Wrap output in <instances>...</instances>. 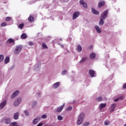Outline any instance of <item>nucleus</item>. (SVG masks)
I'll list each match as a JSON object with an SVG mask.
<instances>
[{
    "mask_svg": "<svg viewBox=\"0 0 126 126\" xmlns=\"http://www.w3.org/2000/svg\"><path fill=\"white\" fill-rule=\"evenodd\" d=\"M22 50V46L21 45L16 46L14 51V55H19Z\"/></svg>",
    "mask_w": 126,
    "mask_h": 126,
    "instance_id": "obj_3",
    "label": "nucleus"
},
{
    "mask_svg": "<svg viewBox=\"0 0 126 126\" xmlns=\"http://www.w3.org/2000/svg\"><path fill=\"white\" fill-rule=\"evenodd\" d=\"M38 95H41V94H40V93H38Z\"/></svg>",
    "mask_w": 126,
    "mask_h": 126,
    "instance_id": "obj_50",
    "label": "nucleus"
},
{
    "mask_svg": "<svg viewBox=\"0 0 126 126\" xmlns=\"http://www.w3.org/2000/svg\"><path fill=\"white\" fill-rule=\"evenodd\" d=\"M61 85V82H57L56 83H55L53 86L52 88L53 89H58L60 86Z\"/></svg>",
    "mask_w": 126,
    "mask_h": 126,
    "instance_id": "obj_12",
    "label": "nucleus"
},
{
    "mask_svg": "<svg viewBox=\"0 0 126 126\" xmlns=\"http://www.w3.org/2000/svg\"><path fill=\"white\" fill-rule=\"evenodd\" d=\"M117 107V104L115 103L112 104L109 108L110 111L113 113V112H115L116 110V107Z\"/></svg>",
    "mask_w": 126,
    "mask_h": 126,
    "instance_id": "obj_11",
    "label": "nucleus"
},
{
    "mask_svg": "<svg viewBox=\"0 0 126 126\" xmlns=\"http://www.w3.org/2000/svg\"><path fill=\"white\" fill-rule=\"evenodd\" d=\"M96 53L94 52L91 53V54L90 55V59L92 60H95V59H96Z\"/></svg>",
    "mask_w": 126,
    "mask_h": 126,
    "instance_id": "obj_18",
    "label": "nucleus"
},
{
    "mask_svg": "<svg viewBox=\"0 0 126 126\" xmlns=\"http://www.w3.org/2000/svg\"><path fill=\"white\" fill-rule=\"evenodd\" d=\"M22 102V97L20 96H18L17 98H15L14 100L13 105L14 107H18L20 104H21V102Z\"/></svg>",
    "mask_w": 126,
    "mask_h": 126,
    "instance_id": "obj_2",
    "label": "nucleus"
},
{
    "mask_svg": "<svg viewBox=\"0 0 126 126\" xmlns=\"http://www.w3.org/2000/svg\"><path fill=\"white\" fill-rule=\"evenodd\" d=\"M104 20H105L100 18L98 22L99 26H103V25H104Z\"/></svg>",
    "mask_w": 126,
    "mask_h": 126,
    "instance_id": "obj_23",
    "label": "nucleus"
},
{
    "mask_svg": "<svg viewBox=\"0 0 126 126\" xmlns=\"http://www.w3.org/2000/svg\"><path fill=\"white\" fill-rule=\"evenodd\" d=\"M84 118H85V115L83 113H81L80 114L78 117V119L77 120V125L78 126H80L82 123H83V120H84Z\"/></svg>",
    "mask_w": 126,
    "mask_h": 126,
    "instance_id": "obj_1",
    "label": "nucleus"
},
{
    "mask_svg": "<svg viewBox=\"0 0 126 126\" xmlns=\"http://www.w3.org/2000/svg\"><path fill=\"white\" fill-rule=\"evenodd\" d=\"M57 120H58V121H63V117L62 115H58Z\"/></svg>",
    "mask_w": 126,
    "mask_h": 126,
    "instance_id": "obj_30",
    "label": "nucleus"
},
{
    "mask_svg": "<svg viewBox=\"0 0 126 126\" xmlns=\"http://www.w3.org/2000/svg\"><path fill=\"white\" fill-rule=\"evenodd\" d=\"M3 59H4V57L3 55H0V63H1L2 61H3Z\"/></svg>",
    "mask_w": 126,
    "mask_h": 126,
    "instance_id": "obj_37",
    "label": "nucleus"
},
{
    "mask_svg": "<svg viewBox=\"0 0 126 126\" xmlns=\"http://www.w3.org/2000/svg\"><path fill=\"white\" fill-rule=\"evenodd\" d=\"M17 122H12L10 124V126H17Z\"/></svg>",
    "mask_w": 126,
    "mask_h": 126,
    "instance_id": "obj_35",
    "label": "nucleus"
},
{
    "mask_svg": "<svg viewBox=\"0 0 126 126\" xmlns=\"http://www.w3.org/2000/svg\"><path fill=\"white\" fill-rule=\"evenodd\" d=\"M95 100H96V101H97V102H101V101H102V97H101V96L97 97L95 99Z\"/></svg>",
    "mask_w": 126,
    "mask_h": 126,
    "instance_id": "obj_34",
    "label": "nucleus"
},
{
    "mask_svg": "<svg viewBox=\"0 0 126 126\" xmlns=\"http://www.w3.org/2000/svg\"><path fill=\"white\" fill-rule=\"evenodd\" d=\"M80 16V12L79 11H76L74 12L72 16V19L73 20H75L76 18L79 17Z\"/></svg>",
    "mask_w": 126,
    "mask_h": 126,
    "instance_id": "obj_7",
    "label": "nucleus"
},
{
    "mask_svg": "<svg viewBox=\"0 0 126 126\" xmlns=\"http://www.w3.org/2000/svg\"><path fill=\"white\" fill-rule=\"evenodd\" d=\"M42 48L43 49V50H46V49H48V46L47 45H46V44L43 43L42 44Z\"/></svg>",
    "mask_w": 126,
    "mask_h": 126,
    "instance_id": "obj_27",
    "label": "nucleus"
},
{
    "mask_svg": "<svg viewBox=\"0 0 126 126\" xmlns=\"http://www.w3.org/2000/svg\"><path fill=\"white\" fill-rule=\"evenodd\" d=\"M19 93H20V91L19 90L15 91L11 95V99H14L15 97H17V96H18V95H19Z\"/></svg>",
    "mask_w": 126,
    "mask_h": 126,
    "instance_id": "obj_5",
    "label": "nucleus"
},
{
    "mask_svg": "<svg viewBox=\"0 0 126 126\" xmlns=\"http://www.w3.org/2000/svg\"><path fill=\"white\" fill-rule=\"evenodd\" d=\"M28 37V36L26 33H23L21 36V39H27Z\"/></svg>",
    "mask_w": 126,
    "mask_h": 126,
    "instance_id": "obj_26",
    "label": "nucleus"
},
{
    "mask_svg": "<svg viewBox=\"0 0 126 126\" xmlns=\"http://www.w3.org/2000/svg\"><path fill=\"white\" fill-rule=\"evenodd\" d=\"M86 61V58H83L80 61V63H84Z\"/></svg>",
    "mask_w": 126,
    "mask_h": 126,
    "instance_id": "obj_42",
    "label": "nucleus"
},
{
    "mask_svg": "<svg viewBox=\"0 0 126 126\" xmlns=\"http://www.w3.org/2000/svg\"><path fill=\"white\" fill-rule=\"evenodd\" d=\"M11 20H12V18L10 17H7L5 18V21H11Z\"/></svg>",
    "mask_w": 126,
    "mask_h": 126,
    "instance_id": "obj_33",
    "label": "nucleus"
},
{
    "mask_svg": "<svg viewBox=\"0 0 126 126\" xmlns=\"http://www.w3.org/2000/svg\"><path fill=\"white\" fill-rule=\"evenodd\" d=\"M63 108H64V103H63V105L58 107L57 108L56 112H57V113H61L62 111L63 110Z\"/></svg>",
    "mask_w": 126,
    "mask_h": 126,
    "instance_id": "obj_15",
    "label": "nucleus"
},
{
    "mask_svg": "<svg viewBox=\"0 0 126 126\" xmlns=\"http://www.w3.org/2000/svg\"><path fill=\"white\" fill-rule=\"evenodd\" d=\"M108 14H109V11L104 10L101 14L100 18L105 20V19L107 18V16H108Z\"/></svg>",
    "mask_w": 126,
    "mask_h": 126,
    "instance_id": "obj_4",
    "label": "nucleus"
},
{
    "mask_svg": "<svg viewBox=\"0 0 126 126\" xmlns=\"http://www.w3.org/2000/svg\"><path fill=\"white\" fill-rule=\"evenodd\" d=\"M44 124L42 122L39 123L36 126H43Z\"/></svg>",
    "mask_w": 126,
    "mask_h": 126,
    "instance_id": "obj_46",
    "label": "nucleus"
},
{
    "mask_svg": "<svg viewBox=\"0 0 126 126\" xmlns=\"http://www.w3.org/2000/svg\"><path fill=\"white\" fill-rule=\"evenodd\" d=\"M24 113L25 115L27 116H30V113H29V111H28V110H24Z\"/></svg>",
    "mask_w": 126,
    "mask_h": 126,
    "instance_id": "obj_32",
    "label": "nucleus"
},
{
    "mask_svg": "<svg viewBox=\"0 0 126 126\" xmlns=\"http://www.w3.org/2000/svg\"><path fill=\"white\" fill-rule=\"evenodd\" d=\"M92 12L93 14H94L95 15H99L100 14V12L98 11L97 10L95 9L94 8H92Z\"/></svg>",
    "mask_w": 126,
    "mask_h": 126,
    "instance_id": "obj_20",
    "label": "nucleus"
},
{
    "mask_svg": "<svg viewBox=\"0 0 126 126\" xmlns=\"http://www.w3.org/2000/svg\"><path fill=\"white\" fill-rule=\"evenodd\" d=\"M110 124L111 122H110L109 120H106L104 122V126H110Z\"/></svg>",
    "mask_w": 126,
    "mask_h": 126,
    "instance_id": "obj_28",
    "label": "nucleus"
},
{
    "mask_svg": "<svg viewBox=\"0 0 126 126\" xmlns=\"http://www.w3.org/2000/svg\"><path fill=\"white\" fill-rule=\"evenodd\" d=\"M67 72V71L64 70L62 71V74H63V75H64L65 74H66Z\"/></svg>",
    "mask_w": 126,
    "mask_h": 126,
    "instance_id": "obj_43",
    "label": "nucleus"
},
{
    "mask_svg": "<svg viewBox=\"0 0 126 126\" xmlns=\"http://www.w3.org/2000/svg\"><path fill=\"white\" fill-rule=\"evenodd\" d=\"M90 124V123L88 122H85L83 124V126H89V125Z\"/></svg>",
    "mask_w": 126,
    "mask_h": 126,
    "instance_id": "obj_39",
    "label": "nucleus"
},
{
    "mask_svg": "<svg viewBox=\"0 0 126 126\" xmlns=\"http://www.w3.org/2000/svg\"><path fill=\"white\" fill-rule=\"evenodd\" d=\"M66 111H71L72 110V106H68L66 108Z\"/></svg>",
    "mask_w": 126,
    "mask_h": 126,
    "instance_id": "obj_41",
    "label": "nucleus"
},
{
    "mask_svg": "<svg viewBox=\"0 0 126 126\" xmlns=\"http://www.w3.org/2000/svg\"><path fill=\"white\" fill-rule=\"evenodd\" d=\"M13 118L14 120H18L19 119V112H16L14 114Z\"/></svg>",
    "mask_w": 126,
    "mask_h": 126,
    "instance_id": "obj_24",
    "label": "nucleus"
},
{
    "mask_svg": "<svg viewBox=\"0 0 126 126\" xmlns=\"http://www.w3.org/2000/svg\"><path fill=\"white\" fill-rule=\"evenodd\" d=\"M106 107H107V103H101L99 105V110H103V109H104V108H106Z\"/></svg>",
    "mask_w": 126,
    "mask_h": 126,
    "instance_id": "obj_16",
    "label": "nucleus"
},
{
    "mask_svg": "<svg viewBox=\"0 0 126 126\" xmlns=\"http://www.w3.org/2000/svg\"><path fill=\"white\" fill-rule=\"evenodd\" d=\"M118 101H120V100L119 99V98H117L114 100V102H118Z\"/></svg>",
    "mask_w": 126,
    "mask_h": 126,
    "instance_id": "obj_48",
    "label": "nucleus"
},
{
    "mask_svg": "<svg viewBox=\"0 0 126 126\" xmlns=\"http://www.w3.org/2000/svg\"><path fill=\"white\" fill-rule=\"evenodd\" d=\"M6 100H3L0 103V110L3 109V108L6 106Z\"/></svg>",
    "mask_w": 126,
    "mask_h": 126,
    "instance_id": "obj_13",
    "label": "nucleus"
},
{
    "mask_svg": "<svg viewBox=\"0 0 126 126\" xmlns=\"http://www.w3.org/2000/svg\"><path fill=\"white\" fill-rule=\"evenodd\" d=\"M77 50L79 53L81 52L82 51V46L80 45H78L77 47Z\"/></svg>",
    "mask_w": 126,
    "mask_h": 126,
    "instance_id": "obj_25",
    "label": "nucleus"
},
{
    "mask_svg": "<svg viewBox=\"0 0 126 126\" xmlns=\"http://www.w3.org/2000/svg\"><path fill=\"white\" fill-rule=\"evenodd\" d=\"M9 63V57H6L5 61H4V63Z\"/></svg>",
    "mask_w": 126,
    "mask_h": 126,
    "instance_id": "obj_31",
    "label": "nucleus"
},
{
    "mask_svg": "<svg viewBox=\"0 0 126 126\" xmlns=\"http://www.w3.org/2000/svg\"><path fill=\"white\" fill-rule=\"evenodd\" d=\"M41 121V117H35L32 121V125H36L39 122Z\"/></svg>",
    "mask_w": 126,
    "mask_h": 126,
    "instance_id": "obj_8",
    "label": "nucleus"
},
{
    "mask_svg": "<svg viewBox=\"0 0 126 126\" xmlns=\"http://www.w3.org/2000/svg\"><path fill=\"white\" fill-rule=\"evenodd\" d=\"M47 118H48V116H47V115H46V114L42 115L41 116V119H43V120H46V119H47Z\"/></svg>",
    "mask_w": 126,
    "mask_h": 126,
    "instance_id": "obj_38",
    "label": "nucleus"
},
{
    "mask_svg": "<svg viewBox=\"0 0 126 126\" xmlns=\"http://www.w3.org/2000/svg\"><path fill=\"white\" fill-rule=\"evenodd\" d=\"M18 27L20 29H22V28H23V27H24V24H21L18 26Z\"/></svg>",
    "mask_w": 126,
    "mask_h": 126,
    "instance_id": "obj_40",
    "label": "nucleus"
},
{
    "mask_svg": "<svg viewBox=\"0 0 126 126\" xmlns=\"http://www.w3.org/2000/svg\"><path fill=\"white\" fill-rule=\"evenodd\" d=\"M123 89H126V83L123 85Z\"/></svg>",
    "mask_w": 126,
    "mask_h": 126,
    "instance_id": "obj_47",
    "label": "nucleus"
},
{
    "mask_svg": "<svg viewBox=\"0 0 126 126\" xmlns=\"http://www.w3.org/2000/svg\"><path fill=\"white\" fill-rule=\"evenodd\" d=\"M89 49H93V45H91L90 47H89Z\"/></svg>",
    "mask_w": 126,
    "mask_h": 126,
    "instance_id": "obj_49",
    "label": "nucleus"
},
{
    "mask_svg": "<svg viewBox=\"0 0 126 126\" xmlns=\"http://www.w3.org/2000/svg\"><path fill=\"white\" fill-rule=\"evenodd\" d=\"M94 29L98 34H101L102 33V29L99 26H94Z\"/></svg>",
    "mask_w": 126,
    "mask_h": 126,
    "instance_id": "obj_10",
    "label": "nucleus"
},
{
    "mask_svg": "<svg viewBox=\"0 0 126 126\" xmlns=\"http://www.w3.org/2000/svg\"><path fill=\"white\" fill-rule=\"evenodd\" d=\"M79 3L81 4V5H82L83 7L84 8H85V9H87L88 8V6L87 5V3L84 1L83 0H80Z\"/></svg>",
    "mask_w": 126,
    "mask_h": 126,
    "instance_id": "obj_9",
    "label": "nucleus"
},
{
    "mask_svg": "<svg viewBox=\"0 0 126 126\" xmlns=\"http://www.w3.org/2000/svg\"><path fill=\"white\" fill-rule=\"evenodd\" d=\"M29 21H30V22H32V21H34V18L32 16H30L29 18Z\"/></svg>",
    "mask_w": 126,
    "mask_h": 126,
    "instance_id": "obj_36",
    "label": "nucleus"
},
{
    "mask_svg": "<svg viewBox=\"0 0 126 126\" xmlns=\"http://www.w3.org/2000/svg\"><path fill=\"white\" fill-rule=\"evenodd\" d=\"M1 27H5V26H7V24L6 22H4L0 24Z\"/></svg>",
    "mask_w": 126,
    "mask_h": 126,
    "instance_id": "obj_29",
    "label": "nucleus"
},
{
    "mask_svg": "<svg viewBox=\"0 0 126 126\" xmlns=\"http://www.w3.org/2000/svg\"><path fill=\"white\" fill-rule=\"evenodd\" d=\"M37 104H38V101H37L36 100L33 101L31 104V108L32 109H34V107H36V106H37Z\"/></svg>",
    "mask_w": 126,
    "mask_h": 126,
    "instance_id": "obj_19",
    "label": "nucleus"
},
{
    "mask_svg": "<svg viewBox=\"0 0 126 126\" xmlns=\"http://www.w3.org/2000/svg\"><path fill=\"white\" fill-rule=\"evenodd\" d=\"M118 99L120 100H124V99H125V96H121L119 97H118Z\"/></svg>",
    "mask_w": 126,
    "mask_h": 126,
    "instance_id": "obj_44",
    "label": "nucleus"
},
{
    "mask_svg": "<svg viewBox=\"0 0 126 126\" xmlns=\"http://www.w3.org/2000/svg\"><path fill=\"white\" fill-rule=\"evenodd\" d=\"M104 5H105V1H100L98 2V6L99 8L102 7V6H104Z\"/></svg>",
    "mask_w": 126,
    "mask_h": 126,
    "instance_id": "obj_22",
    "label": "nucleus"
},
{
    "mask_svg": "<svg viewBox=\"0 0 126 126\" xmlns=\"http://www.w3.org/2000/svg\"><path fill=\"white\" fill-rule=\"evenodd\" d=\"M15 41L12 38H9L7 39L6 43L7 44H14Z\"/></svg>",
    "mask_w": 126,
    "mask_h": 126,
    "instance_id": "obj_21",
    "label": "nucleus"
},
{
    "mask_svg": "<svg viewBox=\"0 0 126 126\" xmlns=\"http://www.w3.org/2000/svg\"><path fill=\"white\" fill-rule=\"evenodd\" d=\"M3 122H5L6 125H10V123H11V119L10 118H6L4 117L1 120V123H3Z\"/></svg>",
    "mask_w": 126,
    "mask_h": 126,
    "instance_id": "obj_6",
    "label": "nucleus"
},
{
    "mask_svg": "<svg viewBox=\"0 0 126 126\" xmlns=\"http://www.w3.org/2000/svg\"><path fill=\"white\" fill-rule=\"evenodd\" d=\"M89 74L91 77H95L96 76V71L94 70H90Z\"/></svg>",
    "mask_w": 126,
    "mask_h": 126,
    "instance_id": "obj_17",
    "label": "nucleus"
},
{
    "mask_svg": "<svg viewBox=\"0 0 126 126\" xmlns=\"http://www.w3.org/2000/svg\"><path fill=\"white\" fill-rule=\"evenodd\" d=\"M28 44L30 46H33V45H34V43L31 41L29 42Z\"/></svg>",
    "mask_w": 126,
    "mask_h": 126,
    "instance_id": "obj_45",
    "label": "nucleus"
},
{
    "mask_svg": "<svg viewBox=\"0 0 126 126\" xmlns=\"http://www.w3.org/2000/svg\"><path fill=\"white\" fill-rule=\"evenodd\" d=\"M40 67H41V63H38L35 65L34 69V70H35V71H39V70H40Z\"/></svg>",
    "mask_w": 126,
    "mask_h": 126,
    "instance_id": "obj_14",
    "label": "nucleus"
}]
</instances>
